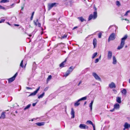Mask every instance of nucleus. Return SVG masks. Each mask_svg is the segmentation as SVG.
Returning <instances> with one entry per match:
<instances>
[{
    "label": "nucleus",
    "instance_id": "603ef678",
    "mask_svg": "<svg viewBox=\"0 0 130 130\" xmlns=\"http://www.w3.org/2000/svg\"><path fill=\"white\" fill-rule=\"evenodd\" d=\"M124 20H125L126 21H127V23H129V21L128 20H127V19H124Z\"/></svg>",
    "mask_w": 130,
    "mask_h": 130
},
{
    "label": "nucleus",
    "instance_id": "a19ab883",
    "mask_svg": "<svg viewBox=\"0 0 130 130\" xmlns=\"http://www.w3.org/2000/svg\"><path fill=\"white\" fill-rule=\"evenodd\" d=\"M5 21V19H1V20L0 21V23L4 22Z\"/></svg>",
    "mask_w": 130,
    "mask_h": 130
},
{
    "label": "nucleus",
    "instance_id": "0eeeda50",
    "mask_svg": "<svg viewBox=\"0 0 130 130\" xmlns=\"http://www.w3.org/2000/svg\"><path fill=\"white\" fill-rule=\"evenodd\" d=\"M79 127L82 129H88V126L83 124H80L79 126Z\"/></svg>",
    "mask_w": 130,
    "mask_h": 130
},
{
    "label": "nucleus",
    "instance_id": "a878e982",
    "mask_svg": "<svg viewBox=\"0 0 130 130\" xmlns=\"http://www.w3.org/2000/svg\"><path fill=\"white\" fill-rule=\"evenodd\" d=\"M80 101H78V100L74 104V106H78L80 104V103H79V102Z\"/></svg>",
    "mask_w": 130,
    "mask_h": 130
},
{
    "label": "nucleus",
    "instance_id": "5701e85b",
    "mask_svg": "<svg viewBox=\"0 0 130 130\" xmlns=\"http://www.w3.org/2000/svg\"><path fill=\"white\" fill-rule=\"evenodd\" d=\"M78 18L82 22H83L84 21H86V20L84 18H83V17H78Z\"/></svg>",
    "mask_w": 130,
    "mask_h": 130
},
{
    "label": "nucleus",
    "instance_id": "09e8293b",
    "mask_svg": "<svg viewBox=\"0 0 130 130\" xmlns=\"http://www.w3.org/2000/svg\"><path fill=\"white\" fill-rule=\"evenodd\" d=\"M88 68H86L84 70V71L85 72H86L87 71V70L88 69Z\"/></svg>",
    "mask_w": 130,
    "mask_h": 130
},
{
    "label": "nucleus",
    "instance_id": "39448f33",
    "mask_svg": "<svg viewBox=\"0 0 130 130\" xmlns=\"http://www.w3.org/2000/svg\"><path fill=\"white\" fill-rule=\"evenodd\" d=\"M17 75L18 73H17L12 77L8 79V83H10L13 82L14 80Z\"/></svg>",
    "mask_w": 130,
    "mask_h": 130
},
{
    "label": "nucleus",
    "instance_id": "a211bd4d",
    "mask_svg": "<svg viewBox=\"0 0 130 130\" xmlns=\"http://www.w3.org/2000/svg\"><path fill=\"white\" fill-rule=\"evenodd\" d=\"M38 126H41L44 125L45 124L44 122H41L36 123V124Z\"/></svg>",
    "mask_w": 130,
    "mask_h": 130
},
{
    "label": "nucleus",
    "instance_id": "cd10ccee",
    "mask_svg": "<svg viewBox=\"0 0 130 130\" xmlns=\"http://www.w3.org/2000/svg\"><path fill=\"white\" fill-rule=\"evenodd\" d=\"M87 98V96H85L84 97H83L80 99L78 100V101H80L82 100H86Z\"/></svg>",
    "mask_w": 130,
    "mask_h": 130
},
{
    "label": "nucleus",
    "instance_id": "f704fd0d",
    "mask_svg": "<svg viewBox=\"0 0 130 130\" xmlns=\"http://www.w3.org/2000/svg\"><path fill=\"white\" fill-rule=\"evenodd\" d=\"M15 4L13 3L12 4L11 6V7H8V8H7V9H8L9 8H12V7H13L15 5Z\"/></svg>",
    "mask_w": 130,
    "mask_h": 130
},
{
    "label": "nucleus",
    "instance_id": "4be33fe9",
    "mask_svg": "<svg viewBox=\"0 0 130 130\" xmlns=\"http://www.w3.org/2000/svg\"><path fill=\"white\" fill-rule=\"evenodd\" d=\"M74 67H73L72 66H71L70 67L68 71H69V72L71 73L73 70V69H74Z\"/></svg>",
    "mask_w": 130,
    "mask_h": 130
},
{
    "label": "nucleus",
    "instance_id": "6e6d98bb",
    "mask_svg": "<svg viewBox=\"0 0 130 130\" xmlns=\"http://www.w3.org/2000/svg\"><path fill=\"white\" fill-rule=\"evenodd\" d=\"M33 16H32V15L31 16V18H30V20H32L33 18Z\"/></svg>",
    "mask_w": 130,
    "mask_h": 130
},
{
    "label": "nucleus",
    "instance_id": "c85d7f7f",
    "mask_svg": "<svg viewBox=\"0 0 130 130\" xmlns=\"http://www.w3.org/2000/svg\"><path fill=\"white\" fill-rule=\"evenodd\" d=\"M31 105L30 104H29L27 105L25 108L24 109V110H26L30 108Z\"/></svg>",
    "mask_w": 130,
    "mask_h": 130
},
{
    "label": "nucleus",
    "instance_id": "423d86ee",
    "mask_svg": "<svg viewBox=\"0 0 130 130\" xmlns=\"http://www.w3.org/2000/svg\"><path fill=\"white\" fill-rule=\"evenodd\" d=\"M92 75L94 76L96 80L101 81V79L99 76L95 72H93Z\"/></svg>",
    "mask_w": 130,
    "mask_h": 130
},
{
    "label": "nucleus",
    "instance_id": "69168bd1",
    "mask_svg": "<svg viewBox=\"0 0 130 130\" xmlns=\"http://www.w3.org/2000/svg\"><path fill=\"white\" fill-rule=\"evenodd\" d=\"M101 55H100V57H99V58L100 59V58H101Z\"/></svg>",
    "mask_w": 130,
    "mask_h": 130
},
{
    "label": "nucleus",
    "instance_id": "9d476101",
    "mask_svg": "<svg viewBox=\"0 0 130 130\" xmlns=\"http://www.w3.org/2000/svg\"><path fill=\"white\" fill-rule=\"evenodd\" d=\"M109 87L111 89L115 88L116 86L115 84L113 82H111L109 85Z\"/></svg>",
    "mask_w": 130,
    "mask_h": 130
},
{
    "label": "nucleus",
    "instance_id": "6ab92c4d",
    "mask_svg": "<svg viewBox=\"0 0 130 130\" xmlns=\"http://www.w3.org/2000/svg\"><path fill=\"white\" fill-rule=\"evenodd\" d=\"M113 64H116L117 63V60L115 56H113Z\"/></svg>",
    "mask_w": 130,
    "mask_h": 130
},
{
    "label": "nucleus",
    "instance_id": "f257e3e1",
    "mask_svg": "<svg viewBox=\"0 0 130 130\" xmlns=\"http://www.w3.org/2000/svg\"><path fill=\"white\" fill-rule=\"evenodd\" d=\"M127 35H126L121 39L120 45L118 46L117 49L119 50L123 48L125 44V41L127 39Z\"/></svg>",
    "mask_w": 130,
    "mask_h": 130
},
{
    "label": "nucleus",
    "instance_id": "7c9ffc66",
    "mask_svg": "<svg viewBox=\"0 0 130 130\" xmlns=\"http://www.w3.org/2000/svg\"><path fill=\"white\" fill-rule=\"evenodd\" d=\"M97 54L98 53L97 52H95L94 53L93 55L92 56V59L94 58L97 55Z\"/></svg>",
    "mask_w": 130,
    "mask_h": 130
},
{
    "label": "nucleus",
    "instance_id": "58836bf2",
    "mask_svg": "<svg viewBox=\"0 0 130 130\" xmlns=\"http://www.w3.org/2000/svg\"><path fill=\"white\" fill-rule=\"evenodd\" d=\"M130 12V10L127 11L125 13V14L124 15L125 16H126L128 15V13Z\"/></svg>",
    "mask_w": 130,
    "mask_h": 130
},
{
    "label": "nucleus",
    "instance_id": "b1692460",
    "mask_svg": "<svg viewBox=\"0 0 130 130\" xmlns=\"http://www.w3.org/2000/svg\"><path fill=\"white\" fill-rule=\"evenodd\" d=\"M44 94L45 93L44 92H43L42 94L38 96V98L39 99H40V98H42L44 95Z\"/></svg>",
    "mask_w": 130,
    "mask_h": 130
},
{
    "label": "nucleus",
    "instance_id": "f3484780",
    "mask_svg": "<svg viewBox=\"0 0 130 130\" xmlns=\"http://www.w3.org/2000/svg\"><path fill=\"white\" fill-rule=\"evenodd\" d=\"M67 60L66 59L65 60L62 62L61 64H60L59 65V67L61 68H62L64 67V66L65 64V63L66 62Z\"/></svg>",
    "mask_w": 130,
    "mask_h": 130
},
{
    "label": "nucleus",
    "instance_id": "473e14b6",
    "mask_svg": "<svg viewBox=\"0 0 130 130\" xmlns=\"http://www.w3.org/2000/svg\"><path fill=\"white\" fill-rule=\"evenodd\" d=\"M7 0H2L0 2L1 3H4L8 2Z\"/></svg>",
    "mask_w": 130,
    "mask_h": 130
},
{
    "label": "nucleus",
    "instance_id": "ea45409f",
    "mask_svg": "<svg viewBox=\"0 0 130 130\" xmlns=\"http://www.w3.org/2000/svg\"><path fill=\"white\" fill-rule=\"evenodd\" d=\"M116 4L118 6L120 5V3L119 2V1H117L116 2Z\"/></svg>",
    "mask_w": 130,
    "mask_h": 130
},
{
    "label": "nucleus",
    "instance_id": "3c124183",
    "mask_svg": "<svg viewBox=\"0 0 130 130\" xmlns=\"http://www.w3.org/2000/svg\"><path fill=\"white\" fill-rule=\"evenodd\" d=\"M48 89V87H46V88H45L44 89V91H46Z\"/></svg>",
    "mask_w": 130,
    "mask_h": 130
},
{
    "label": "nucleus",
    "instance_id": "37998d69",
    "mask_svg": "<svg viewBox=\"0 0 130 130\" xmlns=\"http://www.w3.org/2000/svg\"><path fill=\"white\" fill-rule=\"evenodd\" d=\"M99 61V58H97L95 60V63H96L97 62H98Z\"/></svg>",
    "mask_w": 130,
    "mask_h": 130
},
{
    "label": "nucleus",
    "instance_id": "c756f323",
    "mask_svg": "<svg viewBox=\"0 0 130 130\" xmlns=\"http://www.w3.org/2000/svg\"><path fill=\"white\" fill-rule=\"evenodd\" d=\"M67 34H65L63 36H62L61 38V39H64L66 38H67Z\"/></svg>",
    "mask_w": 130,
    "mask_h": 130
},
{
    "label": "nucleus",
    "instance_id": "7ed1b4c3",
    "mask_svg": "<svg viewBox=\"0 0 130 130\" xmlns=\"http://www.w3.org/2000/svg\"><path fill=\"white\" fill-rule=\"evenodd\" d=\"M57 4L56 3H48V10H50L53 7L56 6V4Z\"/></svg>",
    "mask_w": 130,
    "mask_h": 130
},
{
    "label": "nucleus",
    "instance_id": "bb28decb",
    "mask_svg": "<svg viewBox=\"0 0 130 130\" xmlns=\"http://www.w3.org/2000/svg\"><path fill=\"white\" fill-rule=\"evenodd\" d=\"M70 73L69 71H67L66 72L65 74L64 75V76L66 77L68 76L70 74Z\"/></svg>",
    "mask_w": 130,
    "mask_h": 130
},
{
    "label": "nucleus",
    "instance_id": "6e6552de",
    "mask_svg": "<svg viewBox=\"0 0 130 130\" xmlns=\"http://www.w3.org/2000/svg\"><path fill=\"white\" fill-rule=\"evenodd\" d=\"M40 88V87H39L37 88V89H36V90L34 91L31 94H30L29 95V96H32V95H35L38 92Z\"/></svg>",
    "mask_w": 130,
    "mask_h": 130
},
{
    "label": "nucleus",
    "instance_id": "f8f14e48",
    "mask_svg": "<svg viewBox=\"0 0 130 130\" xmlns=\"http://www.w3.org/2000/svg\"><path fill=\"white\" fill-rule=\"evenodd\" d=\"M6 112H3L0 117V119H4L5 118V114Z\"/></svg>",
    "mask_w": 130,
    "mask_h": 130
},
{
    "label": "nucleus",
    "instance_id": "2eb2a0df",
    "mask_svg": "<svg viewBox=\"0 0 130 130\" xmlns=\"http://www.w3.org/2000/svg\"><path fill=\"white\" fill-rule=\"evenodd\" d=\"M97 40L96 39L94 38L93 40V44L94 46V48H95L96 46Z\"/></svg>",
    "mask_w": 130,
    "mask_h": 130
},
{
    "label": "nucleus",
    "instance_id": "052dcab7",
    "mask_svg": "<svg viewBox=\"0 0 130 130\" xmlns=\"http://www.w3.org/2000/svg\"><path fill=\"white\" fill-rule=\"evenodd\" d=\"M9 25H11V24L9 23V22H7V23Z\"/></svg>",
    "mask_w": 130,
    "mask_h": 130
},
{
    "label": "nucleus",
    "instance_id": "338daca9",
    "mask_svg": "<svg viewBox=\"0 0 130 130\" xmlns=\"http://www.w3.org/2000/svg\"><path fill=\"white\" fill-rule=\"evenodd\" d=\"M129 83L130 84V79H129Z\"/></svg>",
    "mask_w": 130,
    "mask_h": 130
},
{
    "label": "nucleus",
    "instance_id": "680f3d73",
    "mask_svg": "<svg viewBox=\"0 0 130 130\" xmlns=\"http://www.w3.org/2000/svg\"><path fill=\"white\" fill-rule=\"evenodd\" d=\"M87 103V102L86 101L84 103V105H85Z\"/></svg>",
    "mask_w": 130,
    "mask_h": 130
},
{
    "label": "nucleus",
    "instance_id": "4c0bfd02",
    "mask_svg": "<svg viewBox=\"0 0 130 130\" xmlns=\"http://www.w3.org/2000/svg\"><path fill=\"white\" fill-rule=\"evenodd\" d=\"M92 105L93 104H91V103H90L89 105V107L90 108V110L91 111L92 110Z\"/></svg>",
    "mask_w": 130,
    "mask_h": 130
},
{
    "label": "nucleus",
    "instance_id": "de8ad7c7",
    "mask_svg": "<svg viewBox=\"0 0 130 130\" xmlns=\"http://www.w3.org/2000/svg\"><path fill=\"white\" fill-rule=\"evenodd\" d=\"M115 109L114 107V108H113L112 109L110 110V111L111 112H113L115 110Z\"/></svg>",
    "mask_w": 130,
    "mask_h": 130
},
{
    "label": "nucleus",
    "instance_id": "393cba45",
    "mask_svg": "<svg viewBox=\"0 0 130 130\" xmlns=\"http://www.w3.org/2000/svg\"><path fill=\"white\" fill-rule=\"evenodd\" d=\"M36 67V64L35 62H33L32 65V70H35Z\"/></svg>",
    "mask_w": 130,
    "mask_h": 130
},
{
    "label": "nucleus",
    "instance_id": "e433bc0d",
    "mask_svg": "<svg viewBox=\"0 0 130 130\" xmlns=\"http://www.w3.org/2000/svg\"><path fill=\"white\" fill-rule=\"evenodd\" d=\"M102 34L101 32H100L98 34V37L99 38H101V37Z\"/></svg>",
    "mask_w": 130,
    "mask_h": 130
},
{
    "label": "nucleus",
    "instance_id": "bf43d9fd",
    "mask_svg": "<svg viewBox=\"0 0 130 130\" xmlns=\"http://www.w3.org/2000/svg\"><path fill=\"white\" fill-rule=\"evenodd\" d=\"M34 12H33L32 13L31 15L33 16V15H34Z\"/></svg>",
    "mask_w": 130,
    "mask_h": 130
},
{
    "label": "nucleus",
    "instance_id": "ddd939ff",
    "mask_svg": "<svg viewBox=\"0 0 130 130\" xmlns=\"http://www.w3.org/2000/svg\"><path fill=\"white\" fill-rule=\"evenodd\" d=\"M124 126L125 128L128 129L129 128H130V124L127 122H126L124 124Z\"/></svg>",
    "mask_w": 130,
    "mask_h": 130
},
{
    "label": "nucleus",
    "instance_id": "72a5a7b5",
    "mask_svg": "<svg viewBox=\"0 0 130 130\" xmlns=\"http://www.w3.org/2000/svg\"><path fill=\"white\" fill-rule=\"evenodd\" d=\"M23 60L21 61V62L20 63V66L21 67H22V68L23 67Z\"/></svg>",
    "mask_w": 130,
    "mask_h": 130
},
{
    "label": "nucleus",
    "instance_id": "f03ea898",
    "mask_svg": "<svg viewBox=\"0 0 130 130\" xmlns=\"http://www.w3.org/2000/svg\"><path fill=\"white\" fill-rule=\"evenodd\" d=\"M95 11L93 12V15L91 14L89 16L88 20L89 21L91 20L92 18L93 19H95L97 17V12L96 11L97 9L95 7H94Z\"/></svg>",
    "mask_w": 130,
    "mask_h": 130
},
{
    "label": "nucleus",
    "instance_id": "c03bdc74",
    "mask_svg": "<svg viewBox=\"0 0 130 130\" xmlns=\"http://www.w3.org/2000/svg\"><path fill=\"white\" fill-rule=\"evenodd\" d=\"M38 24H37V25H38V26L39 27H41V24L40 23H39L38 22Z\"/></svg>",
    "mask_w": 130,
    "mask_h": 130
},
{
    "label": "nucleus",
    "instance_id": "864d4df0",
    "mask_svg": "<svg viewBox=\"0 0 130 130\" xmlns=\"http://www.w3.org/2000/svg\"><path fill=\"white\" fill-rule=\"evenodd\" d=\"M14 25L15 26H19V25L17 24H14Z\"/></svg>",
    "mask_w": 130,
    "mask_h": 130
},
{
    "label": "nucleus",
    "instance_id": "5fc2aeb1",
    "mask_svg": "<svg viewBox=\"0 0 130 130\" xmlns=\"http://www.w3.org/2000/svg\"><path fill=\"white\" fill-rule=\"evenodd\" d=\"M77 28V26H75V27H74L73 28V30H74L76 28Z\"/></svg>",
    "mask_w": 130,
    "mask_h": 130
},
{
    "label": "nucleus",
    "instance_id": "aec40b11",
    "mask_svg": "<svg viewBox=\"0 0 130 130\" xmlns=\"http://www.w3.org/2000/svg\"><path fill=\"white\" fill-rule=\"evenodd\" d=\"M116 101L119 103H121V98L119 97H117L116 98Z\"/></svg>",
    "mask_w": 130,
    "mask_h": 130
},
{
    "label": "nucleus",
    "instance_id": "8fccbe9b",
    "mask_svg": "<svg viewBox=\"0 0 130 130\" xmlns=\"http://www.w3.org/2000/svg\"><path fill=\"white\" fill-rule=\"evenodd\" d=\"M26 89H28V90L32 89L31 88H29V87H26Z\"/></svg>",
    "mask_w": 130,
    "mask_h": 130
},
{
    "label": "nucleus",
    "instance_id": "9b49d317",
    "mask_svg": "<svg viewBox=\"0 0 130 130\" xmlns=\"http://www.w3.org/2000/svg\"><path fill=\"white\" fill-rule=\"evenodd\" d=\"M87 123L92 125L93 127V130H95V125L93 124L92 122L91 121L88 120L87 121Z\"/></svg>",
    "mask_w": 130,
    "mask_h": 130
},
{
    "label": "nucleus",
    "instance_id": "1a4fd4ad",
    "mask_svg": "<svg viewBox=\"0 0 130 130\" xmlns=\"http://www.w3.org/2000/svg\"><path fill=\"white\" fill-rule=\"evenodd\" d=\"M112 56V52L110 51H109L108 52L107 55V58L108 60H110L111 59Z\"/></svg>",
    "mask_w": 130,
    "mask_h": 130
},
{
    "label": "nucleus",
    "instance_id": "13d9d810",
    "mask_svg": "<svg viewBox=\"0 0 130 130\" xmlns=\"http://www.w3.org/2000/svg\"><path fill=\"white\" fill-rule=\"evenodd\" d=\"M112 26H113V25H111V26H110L109 27V28H108V29H110V28L111 27H112Z\"/></svg>",
    "mask_w": 130,
    "mask_h": 130
},
{
    "label": "nucleus",
    "instance_id": "a18cd8bd",
    "mask_svg": "<svg viewBox=\"0 0 130 130\" xmlns=\"http://www.w3.org/2000/svg\"><path fill=\"white\" fill-rule=\"evenodd\" d=\"M82 83V81H80L79 83H78V86H79L80 84Z\"/></svg>",
    "mask_w": 130,
    "mask_h": 130
},
{
    "label": "nucleus",
    "instance_id": "dca6fc26",
    "mask_svg": "<svg viewBox=\"0 0 130 130\" xmlns=\"http://www.w3.org/2000/svg\"><path fill=\"white\" fill-rule=\"evenodd\" d=\"M114 107L116 109H119L120 108V105L117 103L114 105Z\"/></svg>",
    "mask_w": 130,
    "mask_h": 130
},
{
    "label": "nucleus",
    "instance_id": "4d7b16f0",
    "mask_svg": "<svg viewBox=\"0 0 130 130\" xmlns=\"http://www.w3.org/2000/svg\"><path fill=\"white\" fill-rule=\"evenodd\" d=\"M93 102H94V100H92L91 102V104H93Z\"/></svg>",
    "mask_w": 130,
    "mask_h": 130
},
{
    "label": "nucleus",
    "instance_id": "79ce46f5",
    "mask_svg": "<svg viewBox=\"0 0 130 130\" xmlns=\"http://www.w3.org/2000/svg\"><path fill=\"white\" fill-rule=\"evenodd\" d=\"M34 22H35V21ZM38 19H37L36 20V22H34L35 24V25L37 26V23H38Z\"/></svg>",
    "mask_w": 130,
    "mask_h": 130
},
{
    "label": "nucleus",
    "instance_id": "0e129e2a",
    "mask_svg": "<svg viewBox=\"0 0 130 130\" xmlns=\"http://www.w3.org/2000/svg\"><path fill=\"white\" fill-rule=\"evenodd\" d=\"M114 28H115V29H116V26H115L114 27Z\"/></svg>",
    "mask_w": 130,
    "mask_h": 130
},
{
    "label": "nucleus",
    "instance_id": "4468645a",
    "mask_svg": "<svg viewBox=\"0 0 130 130\" xmlns=\"http://www.w3.org/2000/svg\"><path fill=\"white\" fill-rule=\"evenodd\" d=\"M71 115H72V117H71L72 118H73L75 117L74 114L75 112L74 109L73 108H72L71 110Z\"/></svg>",
    "mask_w": 130,
    "mask_h": 130
},
{
    "label": "nucleus",
    "instance_id": "774afa93",
    "mask_svg": "<svg viewBox=\"0 0 130 130\" xmlns=\"http://www.w3.org/2000/svg\"><path fill=\"white\" fill-rule=\"evenodd\" d=\"M127 47V45H126V46H125V48H126V47Z\"/></svg>",
    "mask_w": 130,
    "mask_h": 130
},
{
    "label": "nucleus",
    "instance_id": "412c9836",
    "mask_svg": "<svg viewBox=\"0 0 130 130\" xmlns=\"http://www.w3.org/2000/svg\"><path fill=\"white\" fill-rule=\"evenodd\" d=\"M121 93L123 95H125L127 93V91L125 89H124L121 91Z\"/></svg>",
    "mask_w": 130,
    "mask_h": 130
},
{
    "label": "nucleus",
    "instance_id": "49530a36",
    "mask_svg": "<svg viewBox=\"0 0 130 130\" xmlns=\"http://www.w3.org/2000/svg\"><path fill=\"white\" fill-rule=\"evenodd\" d=\"M37 104V103H34L32 104V105L33 106H35Z\"/></svg>",
    "mask_w": 130,
    "mask_h": 130
},
{
    "label": "nucleus",
    "instance_id": "e2e57ef3",
    "mask_svg": "<svg viewBox=\"0 0 130 130\" xmlns=\"http://www.w3.org/2000/svg\"><path fill=\"white\" fill-rule=\"evenodd\" d=\"M22 30H24V28H23V27H22Z\"/></svg>",
    "mask_w": 130,
    "mask_h": 130
},
{
    "label": "nucleus",
    "instance_id": "c9c22d12",
    "mask_svg": "<svg viewBox=\"0 0 130 130\" xmlns=\"http://www.w3.org/2000/svg\"><path fill=\"white\" fill-rule=\"evenodd\" d=\"M0 9H2L4 10H6L7 8H5L4 7L2 6L1 5H0Z\"/></svg>",
    "mask_w": 130,
    "mask_h": 130
},
{
    "label": "nucleus",
    "instance_id": "2f4dec72",
    "mask_svg": "<svg viewBox=\"0 0 130 130\" xmlns=\"http://www.w3.org/2000/svg\"><path fill=\"white\" fill-rule=\"evenodd\" d=\"M52 76L51 75H50L48 76V77L47 78V83H48V81L50 80L52 78Z\"/></svg>",
    "mask_w": 130,
    "mask_h": 130
},
{
    "label": "nucleus",
    "instance_id": "20e7f679",
    "mask_svg": "<svg viewBox=\"0 0 130 130\" xmlns=\"http://www.w3.org/2000/svg\"><path fill=\"white\" fill-rule=\"evenodd\" d=\"M115 33H113L110 35L108 39V42L111 40H112L115 39Z\"/></svg>",
    "mask_w": 130,
    "mask_h": 130
}]
</instances>
